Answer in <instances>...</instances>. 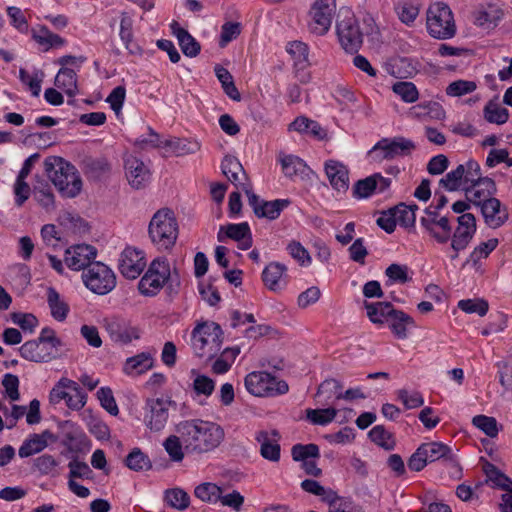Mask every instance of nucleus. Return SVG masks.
Returning <instances> with one entry per match:
<instances>
[{
    "mask_svg": "<svg viewBox=\"0 0 512 512\" xmlns=\"http://www.w3.org/2000/svg\"><path fill=\"white\" fill-rule=\"evenodd\" d=\"M181 435L185 451L192 454H203L215 450L223 442L224 429L215 422L192 419L181 421L176 426Z\"/></svg>",
    "mask_w": 512,
    "mask_h": 512,
    "instance_id": "obj_1",
    "label": "nucleus"
},
{
    "mask_svg": "<svg viewBox=\"0 0 512 512\" xmlns=\"http://www.w3.org/2000/svg\"><path fill=\"white\" fill-rule=\"evenodd\" d=\"M48 178L65 197L77 196L82 188V180L77 169L70 162L59 156H49L44 161Z\"/></svg>",
    "mask_w": 512,
    "mask_h": 512,
    "instance_id": "obj_2",
    "label": "nucleus"
},
{
    "mask_svg": "<svg viewBox=\"0 0 512 512\" xmlns=\"http://www.w3.org/2000/svg\"><path fill=\"white\" fill-rule=\"evenodd\" d=\"M149 237L158 249H171L178 237V224L170 209H160L152 217L148 227Z\"/></svg>",
    "mask_w": 512,
    "mask_h": 512,
    "instance_id": "obj_3",
    "label": "nucleus"
},
{
    "mask_svg": "<svg viewBox=\"0 0 512 512\" xmlns=\"http://www.w3.org/2000/svg\"><path fill=\"white\" fill-rule=\"evenodd\" d=\"M223 331L215 322H203L192 331V345L195 354L208 359L213 358L220 350Z\"/></svg>",
    "mask_w": 512,
    "mask_h": 512,
    "instance_id": "obj_4",
    "label": "nucleus"
},
{
    "mask_svg": "<svg viewBox=\"0 0 512 512\" xmlns=\"http://www.w3.org/2000/svg\"><path fill=\"white\" fill-rule=\"evenodd\" d=\"M429 34L437 39H449L456 33V25L451 9L445 3L431 5L427 11Z\"/></svg>",
    "mask_w": 512,
    "mask_h": 512,
    "instance_id": "obj_5",
    "label": "nucleus"
},
{
    "mask_svg": "<svg viewBox=\"0 0 512 512\" xmlns=\"http://www.w3.org/2000/svg\"><path fill=\"white\" fill-rule=\"evenodd\" d=\"M85 286L95 294L106 295L116 286L114 272L101 262H94L82 274Z\"/></svg>",
    "mask_w": 512,
    "mask_h": 512,
    "instance_id": "obj_6",
    "label": "nucleus"
},
{
    "mask_svg": "<svg viewBox=\"0 0 512 512\" xmlns=\"http://www.w3.org/2000/svg\"><path fill=\"white\" fill-rule=\"evenodd\" d=\"M170 278V265L166 258H156L138 284V289L145 296L156 295Z\"/></svg>",
    "mask_w": 512,
    "mask_h": 512,
    "instance_id": "obj_7",
    "label": "nucleus"
},
{
    "mask_svg": "<svg viewBox=\"0 0 512 512\" xmlns=\"http://www.w3.org/2000/svg\"><path fill=\"white\" fill-rule=\"evenodd\" d=\"M336 12V0H316L309 12V31L322 36L328 32Z\"/></svg>",
    "mask_w": 512,
    "mask_h": 512,
    "instance_id": "obj_8",
    "label": "nucleus"
},
{
    "mask_svg": "<svg viewBox=\"0 0 512 512\" xmlns=\"http://www.w3.org/2000/svg\"><path fill=\"white\" fill-rule=\"evenodd\" d=\"M336 24L337 35L343 49L347 52L356 53L363 43V33L355 17L349 12Z\"/></svg>",
    "mask_w": 512,
    "mask_h": 512,
    "instance_id": "obj_9",
    "label": "nucleus"
},
{
    "mask_svg": "<svg viewBox=\"0 0 512 512\" xmlns=\"http://www.w3.org/2000/svg\"><path fill=\"white\" fill-rule=\"evenodd\" d=\"M243 191L247 195L248 203L258 218L275 220L280 216L281 212L291 204L289 199H276L273 201L260 199L259 196L253 192L252 184H246V186L243 187Z\"/></svg>",
    "mask_w": 512,
    "mask_h": 512,
    "instance_id": "obj_10",
    "label": "nucleus"
},
{
    "mask_svg": "<svg viewBox=\"0 0 512 512\" xmlns=\"http://www.w3.org/2000/svg\"><path fill=\"white\" fill-rule=\"evenodd\" d=\"M440 210H436L432 206L424 210L425 216L421 217L420 223L423 228L438 243H446L451 238L452 227L446 216H440Z\"/></svg>",
    "mask_w": 512,
    "mask_h": 512,
    "instance_id": "obj_11",
    "label": "nucleus"
},
{
    "mask_svg": "<svg viewBox=\"0 0 512 512\" xmlns=\"http://www.w3.org/2000/svg\"><path fill=\"white\" fill-rule=\"evenodd\" d=\"M175 403L161 398L148 399L145 405L144 421L146 426L155 432L162 430L169 417V407Z\"/></svg>",
    "mask_w": 512,
    "mask_h": 512,
    "instance_id": "obj_12",
    "label": "nucleus"
},
{
    "mask_svg": "<svg viewBox=\"0 0 512 512\" xmlns=\"http://www.w3.org/2000/svg\"><path fill=\"white\" fill-rule=\"evenodd\" d=\"M146 261L143 252L127 247L119 259V271L127 279H136L144 270Z\"/></svg>",
    "mask_w": 512,
    "mask_h": 512,
    "instance_id": "obj_13",
    "label": "nucleus"
},
{
    "mask_svg": "<svg viewBox=\"0 0 512 512\" xmlns=\"http://www.w3.org/2000/svg\"><path fill=\"white\" fill-rule=\"evenodd\" d=\"M458 227L452 236L451 247L454 251L464 250L476 232V219L471 213L457 217Z\"/></svg>",
    "mask_w": 512,
    "mask_h": 512,
    "instance_id": "obj_14",
    "label": "nucleus"
},
{
    "mask_svg": "<svg viewBox=\"0 0 512 512\" xmlns=\"http://www.w3.org/2000/svg\"><path fill=\"white\" fill-rule=\"evenodd\" d=\"M106 330L110 338L119 344H129L132 340L140 338L141 331L138 327L133 326L130 322L112 318L106 321Z\"/></svg>",
    "mask_w": 512,
    "mask_h": 512,
    "instance_id": "obj_15",
    "label": "nucleus"
},
{
    "mask_svg": "<svg viewBox=\"0 0 512 512\" xmlns=\"http://www.w3.org/2000/svg\"><path fill=\"white\" fill-rule=\"evenodd\" d=\"M227 238L238 242V248L241 250H248L253 243L251 230L247 222L220 226L217 240L225 242Z\"/></svg>",
    "mask_w": 512,
    "mask_h": 512,
    "instance_id": "obj_16",
    "label": "nucleus"
},
{
    "mask_svg": "<svg viewBox=\"0 0 512 512\" xmlns=\"http://www.w3.org/2000/svg\"><path fill=\"white\" fill-rule=\"evenodd\" d=\"M125 176L134 189L144 188L150 181L151 173L145 163L129 155L124 160Z\"/></svg>",
    "mask_w": 512,
    "mask_h": 512,
    "instance_id": "obj_17",
    "label": "nucleus"
},
{
    "mask_svg": "<svg viewBox=\"0 0 512 512\" xmlns=\"http://www.w3.org/2000/svg\"><path fill=\"white\" fill-rule=\"evenodd\" d=\"M391 185V179L383 177L380 173H375L364 179L358 180L352 188V195L356 199H365L370 197L375 191L382 193Z\"/></svg>",
    "mask_w": 512,
    "mask_h": 512,
    "instance_id": "obj_18",
    "label": "nucleus"
},
{
    "mask_svg": "<svg viewBox=\"0 0 512 512\" xmlns=\"http://www.w3.org/2000/svg\"><path fill=\"white\" fill-rule=\"evenodd\" d=\"M97 251L95 247L87 244H78L68 248L65 252V263L72 270L87 269L92 265Z\"/></svg>",
    "mask_w": 512,
    "mask_h": 512,
    "instance_id": "obj_19",
    "label": "nucleus"
},
{
    "mask_svg": "<svg viewBox=\"0 0 512 512\" xmlns=\"http://www.w3.org/2000/svg\"><path fill=\"white\" fill-rule=\"evenodd\" d=\"M462 190L465 192V198L474 206H479L487 201L496 193L497 188L494 180L490 177H484L479 182H474L469 185L463 186Z\"/></svg>",
    "mask_w": 512,
    "mask_h": 512,
    "instance_id": "obj_20",
    "label": "nucleus"
},
{
    "mask_svg": "<svg viewBox=\"0 0 512 512\" xmlns=\"http://www.w3.org/2000/svg\"><path fill=\"white\" fill-rule=\"evenodd\" d=\"M276 378L267 372H252L245 377V387L254 396L272 394Z\"/></svg>",
    "mask_w": 512,
    "mask_h": 512,
    "instance_id": "obj_21",
    "label": "nucleus"
},
{
    "mask_svg": "<svg viewBox=\"0 0 512 512\" xmlns=\"http://www.w3.org/2000/svg\"><path fill=\"white\" fill-rule=\"evenodd\" d=\"M19 352L25 360L36 363L48 362L57 356V353L52 348L38 339L25 342L19 348Z\"/></svg>",
    "mask_w": 512,
    "mask_h": 512,
    "instance_id": "obj_22",
    "label": "nucleus"
},
{
    "mask_svg": "<svg viewBox=\"0 0 512 512\" xmlns=\"http://www.w3.org/2000/svg\"><path fill=\"white\" fill-rule=\"evenodd\" d=\"M415 145L411 140L405 138H396L393 141H389L384 138L375 144L372 151H382L383 154L381 159H393L398 155H407L414 150Z\"/></svg>",
    "mask_w": 512,
    "mask_h": 512,
    "instance_id": "obj_23",
    "label": "nucleus"
},
{
    "mask_svg": "<svg viewBox=\"0 0 512 512\" xmlns=\"http://www.w3.org/2000/svg\"><path fill=\"white\" fill-rule=\"evenodd\" d=\"M478 207L481 209L485 223L490 228H499L508 219V212L506 208H502L500 200L495 197H491Z\"/></svg>",
    "mask_w": 512,
    "mask_h": 512,
    "instance_id": "obj_24",
    "label": "nucleus"
},
{
    "mask_svg": "<svg viewBox=\"0 0 512 512\" xmlns=\"http://www.w3.org/2000/svg\"><path fill=\"white\" fill-rule=\"evenodd\" d=\"M326 176L333 189L345 193L349 188V170L337 160H327L324 164Z\"/></svg>",
    "mask_w": 512,
    "mask_h": 512,
    "instance_id": "obj_25",
    "label": "nucleus"
},
{
    "mask_svg": "<svg viewBox=\"0 0 512 512\" xmlns=\"http://www.w3.org/2000/svg\"><path fill=\"white\" fill-rule=\"evenodd\" d=\"M279 439L280 434L277 430H272L271 433L264 430L257 432L255 440L260 444V454L264 459L271 462L280 460Z\"/></svg>",
    "mask_w": 512,
    "mask_h": 512,
    "instance_id": "obj_26",
    "label": "nucleus"
},
{
    "mask_svg": "<svg viewBox=\"0 0 512 512\" xmlns=\"http://www.w3.org/2000/svg\"><path fill=\"white\" fill-rule=\"evenodd\" d=\"M221 169L222 173L236 188L243 191L246 184H251L242 164L236 157L225 156L221 163Z\"/></svg>",
    "mask_w": 512,
    "mask_h": 512,
    "instance_id": "obj_27",
    "label": "nucleus"
},
{
    "mask_svg": "<svg viewBox=\"0 0 512 512\" xmlns=\"http://www.w3.org/2000/svg\"><path fill=\"white\" fill-rule=\"evenodd\" d=\"M164 149L166 152L180 157L196 153L200 150V144L194 140L171 137L164 140Z\"/></svg>",
    "mask_w": 512,
    "mask_h": 512,
    "instance_id": "obj_28",
    "label": "nucleus"
},
{
    "mask_svg": "<svg viewBox=\"0 0 512 512\" xmlns=\"http://www.w3.org/2000/svg\"><path fill=\"white\" fill-rule=\"evenodd\" d=\"M287 268L279 262H271L262 272V280L265 286L271 291L282 289V277Z\"/></svg>",
    "mask_w": 512,
    "mask_h": 512,
    "instance_id": "obj_29",
    "label": "nucleus"
},
{
    "mask_svg": "<svg viewBox=\"0 0 512 512\" xmlns=\"http://www.w3.org/2000/svg\"><path fill=\"white\" fill-rule=\"evenodd\" d=\"M51 437L52 434L49 430H45L41 434H33L30 438L26 439L19 448V456L26 458L41 452L47 447V439Z\"/></svg>",
    "mask_w": 512,
    "mask_h": 512,
    "instance_id": "obj_30",
    "label": "nucleus"
},
{
    "mask_svg": "<svg viewBox=\"0 0 512 512\" xmlns=\"http://www.w3.org/2000/svg\"><path fill=\"white\" fill-rule=\"evenodd\" d=\"M421 451L428 462H435L437 460H444L455 462L454 455L450 447L440 442H430L420 445Z\"/></svg>",
    "mask_w": 512,
    "mask_h": 512,
    "instance_id": "obj_31",
    "label": "nucleus"
},
{
    "mask_svg": "<svg viewBox=\"0 0 512 512\" xmlns=\"http://www.w3.org/2000/svg\"><path fill=\"white\" fill-rule=\"evenodd\" d=\"M172 28L184 55L187 57L197 56L201 47L195 38L186 29L179 27L176 22L172 25Z\"/></svg>",
    "mask_w": 512,
    "mask_h": 512,
    "instance_id": "obj_32",
    "label": "nucleus"
},
{
    "mask_svg": "<svg viewBox=\"0 0 512 512\" xmlns=\"http://www.w3.org/2000/svg\"><path fill=\"white\" fill-rule=\"evenodd\" d=\"M54 84L68 97H74L78 93L77 75L73 69L62 67L55 77Z\"/></svg>",
    "mask_w": 512,
    "mask_h": 512,
    "instance_id": "obj_33",
    "label": "nucleus"
},
{
    "mask_svg": "<svg viewBox=\"0 0 512 512\" xmlns=\"http://www.w3.org/2000/svg\"><path fill=\"white\" fill-rule=\"evenodd\" d=\"M153 367V358L150 353L142 352L129 357L124 365L123 371L128 375H140Z\"/></svg>",
    "mask_w": 512,
    "mask_h": 512,
    "instance_id": "obj_34",
    "label": "nucleus"
},
{
    "mask_svg": "<svg viewBox=\"0 0 512 512\" xmlns=\"http://www.w3.org/2000/svg\"><path fill=\"white\" fill-rule=\"evenodd\" d=\"M388 321L393 334L399 339L406 338L407 326L414 325L412 317L400 310H395Z\"/></svg>",
    "mask_w": 512,
    "mask_h": 512,
    "instance_id": "obj_35",
    "label": "nucleus"
},
{
    "mask_svg": "<svg viewBox=\"0 0 512 512\" xmlns=\"http://www.w3.org/2000/svg\"><path fill=\"white\" fill-rule=\"evenodd\" d=\"M365 308L367 315L373 323H383L384 320L390 318L396 309L393 308L390 302H376L368 303L365 302Z\"/></svg>",
    "mask_w": 512,
    "mask_h": 512,
    "instance_id": "obj_36",
    "label": "nucleus"
},
{
    "mask_svg": "<svg viewBox=\"0 0 512 512\" xmlns=\"http://www.w3.org/2000/svg\"><path fill=\"white\" fill-rule=\"evenodd\" d=\"M120 38L125 45V48L132 55H141L142 48L133 43V29H132V20L130 17L124 15L120 22Z\"/></svg>",
    "mask_w": 512,
    "mask_h": 512,
    "instance_id": "obj_37",
    "label": "nucleus"
},
{
    "mask_svg": "<svg viewBox=\"0 0 512 512\" xmlns=\"http://www.w3.org/2000/svg\"><path fill=\"white\" fill-rule=\"evenodd\" d=\"M47 301L53 318L64 321L68 315L69 306L60 299L59 293L52 287L48 288Z\"/></svg>",
    "mask_w": 512,
    "mask_h": 512,
    "instance_id": "obj_38",
    "label": "nucleus"
},
{
    "mask_svg": "<svg viewBox=\"0 0 512 512\" xmlns=\"http://www.w3.org/2000/svg\"><path fill=\"white\" fill-rule=\"evenodd\" d=\"M125 464L134 471L149 470L152 467L149 457L140 448H134L127 455Z\"/></svg>",
    "mask_w": 512,
    "mask_h": 512,
    "instance_id": "obj_39",
    "label": "nucleus"
},
{
    "mask_svg": "<svg viewBox=\"0 0 512 512\" xmlns=\"http://www.w3.org/2000/svg\"><path fill=\"white\" fill-rule=\"evenodd\" d=\"M282 171L287 177H293L304 173L306 169L305 162L294 155H280Z\"/></svg>",
    "mask_w": 512,
    "mask_h": 512,
    "instance_id": "obj_40",
    "label": "nucleus"
},
{
    "mask_svg": "<svg viewBox=\"0 0 512 512\" xmlns=\"http://www.w3.org/2000/svg\"><path fill=\"white\" fill-rule=\"evenodd\" d=\"M337 412V409L333 407L325 409L309 408L306 410V419L314 425H327L335 419Z\"/></svg>",
    "mask_w": 512,
    "mask_h": 512,
    "instance_id": "obj_41",
    "label": "nucleus"
},
{
    "mask_svg": "<svg viewBox=\"0 0 512 512\" xmlns=\"http://www.w3.org/2000/svg\"><path fill=\"white\" fill-rule=\"evenodd\" d=\"M391 211L395 214L397 224L406 229L415 227L416 214L407 207V204L401 202L392 207Z\"/></svg>",
    "mask_w": 512,
    "mask_h": 512,
    "instance_id": "obj_42",
    "label": "nucleus"
},
{
    "mask_svg": "<svg viewBox=\"0 0 512 512\" xmlns=\"http://www.w3.org/2000/svg\"><path fill=\"white\" fill-rule=\"evenodd\" d=\"M369 437L371 441L384 448L385 450L390 451L395 447V441L392 437V434L388 432L382 425L374 426L369 432Z\"/></svg>",
    "mask_w": 512,
    "mask_h": 512,
    "instance_id": "obj_43",
    "label": "nucleus"
},
{
    "mask_svg": "<svg viewBox=\"0 0 512 512\" xmlns=\"http://www.w3.org/2000/svg\"><path fill=\"white\" fill-rule=\"evenodd\" d=\"M463 165H458L454 170L448 172L439 184L447 191H458L464 185Z\"/></svg>",
    "mask_w": 512,
    "mask_h": 512,
    "instance_id": "obj_44",
    "label": "nucleus"
},
{
    "mask_svg": "<svg viewBox=\"0 0 512 512\" xmlns=\"http://www.w3.org/2000/svg\"><path fill=\"white\" fill-rule=\"evenodd\" d=\"M164 499L171 507L178 510H185L190 504L189 495L181 488L166 490Z\"/></svg>",
    "mask_w": 512,
    "mask_h": 512,
    "instance_id": "obj_45",
    "label": "nucleus"
},
{
    "mask_svg": "<svg viewBox=\"0 0 512 512\" xmlns=\"http://www.w3.org/2000/svg\"><path fill=\"white\" fill-rule=\"evenodd\" d=\"M484 117L488 122L500 125L507 122L509 113L506 108L500 107L497 103L490 101L484 108Z\"/></svg>",
    "mask_w": 512,
    "mask_h": 512,
    "instance_id": "obj_46",
    "label": "nucleus"
},
{
    "mask_svg": "<svg viewBox=\"0 0 512 512\" xmlns=\"http://www.w3.org/2000/svg\"><path fill=\"white\" fill-rule=\"evenodd\" d=\"M163 446L168 453L170 459L175 462H180L184 458L185 450L183 442L181 440V435H170L163 443Z\"/></svg>",
    "mask_w": 512,
    "mask_h": 512,
    "instance_id": "obj_47",
    "label": "nucleus"
},
{
    "mask_svg": "<svg viewBox=\"0 0 512 512\" xmlns=\"http://www.w3.org/2000/svg\"><path fill=\"white\" fill-rule=\"evenodd\" d=\"M458 308L465 313H476L479 316H485L489 309V304L485 299H463L458 302Z\"/></svg>",
    "mask_w": 512,
    "mask_h": 512,
    "instance_id": "obj_48",
    "label": "nucleus"
},
{
    "mask_svg": "<svg viewBox=\"0 0 512 512\" xmlns=\"http://www.w3.org/2000/svg\"><path fill=\"white\" fill-rule=\"evenodd\" d=\"M58 461L49 454H43L34 460V467L42 475L58 476Z\"/></svg>",
    "mask_w": 512,
    "mask_h": 512,
    "instance_id": "obj_49",
    "label": "nucleus"
},
{
    "mask_svg": "<svg viewBox=\"0 0 512 512\" xmlns=\"http://www.w3.org/2000/svg\"><path fill=\"white\" fill-rule=\"evenodd\" d=\"M472 424L491 438H494L498 435V423L494 417L476 415L472 419Z\"/></svg>",
    "mask_w": 512,
    "mask_h": 512,
    "instance_id": "obj_50",
    "label": "nucleus"
},
{
    "mask_svg": "<svg viewBox=\"0 0 512 512\" xmlns=\"http://www.w3.org/2000/svg\"><path fill=\"white\" fill-rule=\"evenodd\" d=\"M71 389H76V382L62 377L52 388L49 394V400L52 404H58L65 398V393Z\"/></svg>",
    "mask_w": 512,
    "mask_h": 512,
    "instance_id": "obj_51",
    "label": "nucleus"
},
{
    "mask_svg": "<svg viewBox=\"0 0 512 512\" xmlns=\"http://www.w3.org/2000/svg\"><path fill=\"white\" fill-rule=\"evenodd\" d=\"M294 461H308V458H318L320 456L319 447L316 444H296L291 450Z\"/></svg>",
    "mask_w": 512,
    "mask_h": 512,
    "instance_id": "obj_52",
    "label": "nucleus"
},
{
    "mask_svg": "<svg viewBox=\"0 0 512 512\" xmlns=\"http://www.w3.org/2000/svg\"><path fill=\"white\" fill-rule=\"evenodd\" d=\"M194 494L197 498L205 502H216L220 498L221 489L213 483H201L198 485Z\"/></svg>",
    "mask_w": 512,
    "mask_h": 512,
    "instance_id": "obj_53",
    "label": "nucleus"
},
{
    "mask_svg": "<svg viewBox=\"0 0 512 512\" xmlns=\"http://www.w3.org/2000/svg\"><path fill=\"white\" fill-rule=\"evenodd\" d=\"M385 275L388 277L387 284H405L411 281V277L408 275V267L405 265L393 263L386 268Z\"/></svg>",
    "mask_w": 512,
    "mask_h": 512,
    "instance_id": "obj_54",
    "label": "nucleus"
},
{
    "mask_svg": "<svg viewBox=\"0 0 512 512\" xmlns=\"http://www.w3.org/2000/svg\"><path fill=\"white\" fill-rule=\"evenodd\" d=\"M497 245L498 239L496 238H491L486 242H482L480 245L474 248L466 263L472 262L473 265H477V263L482 258L488 257L489 254L497 247Z\"/></svg>",
    "mask_w": 512,
    "mask_h": 512,
    "instance_id": "obj_55",
    "label": "nucleus"
},
{
    "mask_svg": "<svg viewBox=\"0 0 512 512\" xmlns=\"http://www.w3.org/2000/svg\"><path fill=\"white\" fill-rule=\"evenodd\" d=\"M301 488L308 493L319 496L322 501L326 502L332 495L334 490L325 488L318 481L312 479H305L301 482Z\"/></svg>",
    "mask_w": 512,
    "mask_h": 512,
    "instance_id": "obj_56",
    "label": "nucleus"
},
{
    "mask_svg": "<svg viewBox=\"0 0 512 512\" xmlns=\"http://www.w3.org/2000/svg\"><path fill=\"white\" fill-rule=\"evenodd\" d=\"M392 90L407 103H413L418 99V90L412 82H397L393 85Z\"/></svg>",
    "mask_w": 512,
    "mask_h": 512,
    "instance_id": "obj_57",
    "label": "nucleus"
},
{
    "mask_svg": "<svg viewBox=\"0 0 512 512\" xmlns=\"http://www.w3.org/2000/svg\"><path fill=\"white\" fill-rule=\"evenodd\" d=\"M485 473L487 477L491 481H493L499 488L506 491H510V485H512V480L505 474H503L496 466L487 463Z\"/></svg>",
    "mask_w": 512,
    "mask_h": 512,
    "instance_id": "obj_58",
    "label": "nucleus"
},
{
    "mask_svg": "<svg viewBox=\"0 0 512 512\" xmlns=\"http://www.w3.org/2000/svg\"><path fill=\"white\" fill-rule=\"evenodd\" d=\"M326 503L329 505L328 512H355L356 504L348 498L340 497L334 492Z\"/></svg>",
    "mask_w": 512,
    "mask_h": 512,
    "instance_id": "obj_59",
    "label": "nucleus"
},
{
    "mask_svg": "<svg viewBox=\"0 0 512 512\" xmlns=\"http://www.w3.org/2000/svg\"><path fill=\"white\" fill-rule=\"evenodd\" d=\"M474 81L457 80L450 83L446 88V93L449 96L459 97L468 93H472L476 89Z\"/></svg>",
    "mask_w": 512,
    "mask_h": 512,
    "instance_id": "obj_60",
    "label": "nucleus"
},
{
    "mask_svg": "<svg viewBox=\"0 0 512 512\" xmlns=\"http://www.w3.org/2000/svg\"><path fill=\"white\" fill-rule=\"evenodd\" d=\"M97 397L100 400L101 406L111 415H117L119 413L112 390L109 387L100 388L97 391Z\"/></svg>",
    "mask_w": 512,
    "mask_h": 512,
    "instance_id": "obj_61",
    "label": "nucleus"
},
{
    "mask_svg": "<svg viewBox=\"0 0 512 512\" xmlns=\"http://www.w3.org/2000/svg\"><path fill=\"white\" fill-rule=\"evenodd\" d=\"M462 165L464 170V186L477 181L479 182L484 178L481 173V167L477 161L470 159Z\"/></svg>",
    "mask_w": 512,
    "mask_h": 512,
    "instance_id": "obj_62",
    "label": "nucleus"
},
{
    "mask_svg": "<svg viewBox=\"0 0 512 512\" xmlns=\"http://www.w3.org/2000/svg\"><path fill=\"white\" fill-rule=\"evenodd\" d=\"M11 320L22 330L33 332L38 325L37 318L31 313L14 312L11 314Z\"/></svg>",
    "mask_w": 512,
    "mask_h": 512,
    "instance_id": "obj_63",
    "label": "nucleus"
},
{
    "mask_svg": "<svg viewBox=\"0 0 512 512\" xmlns=\"http://www.w3.org/2000/svg\"><path fill=\"white\" fill-rule=\"evenodd\" d=\"M241 33V24L239 22H226L222 25L219 45L225 47L233 39H236Z\"/></svg>",
    "mask_w": 512,
    "mask_h": 512,
    "instance_id": "obj_64",
    "label": "nucleus"
}]
</instances>
